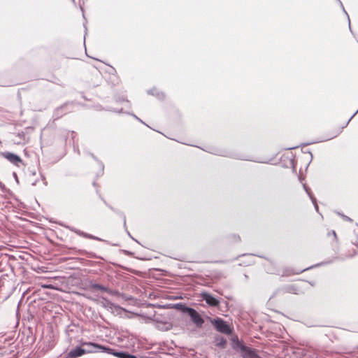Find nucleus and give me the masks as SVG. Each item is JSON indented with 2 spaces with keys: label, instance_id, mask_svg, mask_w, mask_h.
Wrapping results in <instances>:
<instances>
[{
  "label": "nucleus",
  "instance_id": "f257e3e1",
  "mask_svg": "<svg viewBox=\"0 0 358 358\" xmlns=\"http://www.w3.org/2000/svg\"><path fill=\"white\" fill-rule=\"evenodd\" d=\"M232 348L239 352L243 358H260L255 349L246 346L243 341L238 338L232 339Z\"/></svg>",
  "mask_w": 358,
  "mask_h": 358
},
{
  "label": "nucleus",
  "instance_id": "f03ea898",
  "mask_svg": "<svg viewBox=\"0 0 358 358\" xmlns=\"http://www.w3.org/2000/svg\"><path fill=\"white\" fill-rule=\"evenodd\" d=\"M176 307L180 308V309L185 313H187L190 317L191 320L193 323H194L196 327H201L204 323L203 318L201 316V315L194 308L187 307L185 305L178 303L176 305Z\"/></svg>",
  "mask_w": 358,
  "mask_h": 358
},
{
  "label": "nucleus",
  "instance_id": "7ed1b4c3",
  "mask_svg": "<svg viewBox=\"0 0 358 358\" xmlns=\"http://www.w3.org/2000/svg\"><path fill=\"white\" fill-rule=\"evenodd\" d=\"M211 323L214 325L216 330L220 333L230 334L231 329L227 322L223 319L217 317L211 320Z\"/></svg>",
  "mask_w": 358,
  "mask_h": 358
},
{
  "label": "nucleus",
  "instance_id": "20e7f679",
  "mask_svg": "<svg viewBox=\"0 0 358 358\" xmlns=\"http://www.w3.org/2000/svg\"><path fill=\"white\" fill-rule=\"evenodd\" d=\"M0 157H3L6 159L9 162L13 165L20 167L21 165H24L22 159L16 154L10 152H1L0 151Z\"/></svg>",
  "mask_w": 358,
  "mask_h": 358
},
{
  "label": "nucleus",
  "instance_id": "39448f33",
  "mask_svg": "<svg viewBox=\"0 0 358 358\" xmlns=\"http://www.w3.org/2000/svg\"><path fill=\"white\" fill-rule=\"evenodd\" d=\"M208 152H210V153H213L214 155L224 156V157H231V158L236 159L256 162V160H255V159H251L250 157H245L243 155L235 153V152L225 153V152H223L220 151V150H215L213 152V151H208ZM257 162H260L259 161H257Z\"/></svg>",
  "mask_w": 358,
  "mask_h": 358
},
{
  "label": "nucleus",
  "instance_id": "423d86ee",
  "mask_svg": "<svg viewBox=\"0 0 358 358\" xmlns=\"http://www.w3.org/2000/svg\"><path fill=\"white\" fill-rule=\"evenodd\" d=\"M201 296L210 306L217 307L220 304L219 300L208 292H202Z\"/></svg>",
  "mask_w": 358,
  "mask_h": 358
},
{
  "label": "nucleus",
  "instance_id": "0eeeda50",
  "mask_svg": "<svg viewBox=\"0 0 358 358\" xmlns=\"http://www.w3.org/2000/svg\"><path fill=\"white\" fill-rule=\"evenodd\" d=\"M81 345L85 350V355L99 352V344L93 342H81Z\"/></svg>",
  "mask_w": 358,
  "mask_h": 358
},
{
  "label": "nucleus",
  "instance_id": "6e6552de",
  "mask_svg": "<svg viewBox=\"0 0 358 358\" xmlns=\"http://www.w3.org/2000/svg\"><path fill=\"white\" fill-rule=\"evenodd\" d=\"M265 271L268 273L280 275V271L276 267L275 263L268 259H266V262L264 264Z\"/></svg>",
  "mask_w": 358,
  "mask_h": 358
},
{
  "label": "nucleus",
  "instance_id": "1a4fd4ad",
  "mask_svg": "<svg viewBox=\"0 0 358 358\" xmlns=\"http://www.w3.org/2000/svg\"><path fill=\"white\" fill-rule=\"evenodd\" d=\"M69 106V103H66L61 106L60 107L56 108L53 113V117L55 119H59L63 116V115L66 114L69 112L66 108Z\"/></svg>",
  "mask_w": 358,
  "mask_h": 358
},
{
  "label": "nucleus",
  "instance_id": "9d476101",
  "mask_svg": "<svg viewBox=\"0 0 358 358\" xmlns=\"http://www.w3.org/2000/svg\"><path fill=\"white\" fill-rule=\"evenodd\" d=\"M338 257H334L333 259H329V260H327V261H324V262H322L320 263H318L317 264H315L313 266H309L308 268H303V269H301V271H299L297 272H296V273H301L302 272L305 271H307V270H309V269H311L313 268H315V267H318V266H324V265H327V264H331L334 262V260L336 259H337Z\"/></svg>",
  "mask_w": 358,
  "mask_h": 358
},
{
  "label": "nucleus",
  "instance_id": "9b49d317",
  "mask_svg": "<svg viewBox=\"0 0 358 358\" xmlns=\"http://www.w3.org/2000/svg\"><path fill=\"white\" fill-rule=\"evenodd\" d=\"M102 200L103 201L104 203L110 209L112 210L114 213H115L117 215H119L120 217H121L123 220V225H124V228H126V215H124V213L118 210V209H116V208H114L113 206H111L110 205H109L103 199H102Z\"/></svg>",
  "mask_w": 358,
  "mask_h": 358
},
{
  "label": "nucleus",
  "instance_id": "f8f14e48",
  "mask_svg": "<svg viewBox=\"0 0 358 358\" xmlns=\"http://www.w3.org/2000/svg\"><path fill=\"white\" fill-rule=\"evenodd\" d=\"M101 299L103 300V302H102L103 306L104 308H106V309L112 310L113 308H115V309L124 310L122 308H121L120 306H119L117 305L114 304L113 303H112L111 301H110L105 297H102Z\"/></svg>",
  "mask_w": 358,
  "mask_h": 358
},
{
  "label": "nucleus",
  "instance_id": "ddd939ff",
  "mask_svg": "<svg viewBox=\"0 0 358 358\" xmlns=\"http://www.w3.org/2000/svg\"><path fill=\"white\" fill-rule=\"evenodd\" d=\"M147 93L148 94L156 96L159 100H162L165 98V94L162 92L159 91L157 88H155V87L152 89L148 90L147 91Z\"/></svg>",
  "mask_w": 358,
  "mask_h": 358
},
{
  "label": "nucleus",
  "instance_id": "4468645a",
  "mask_svg": "<svg viewBox=\"0 0 358 358\" xmlns=\"http://www.w3.org/2000/svg\"><path fill=\"white\" fill-rule=\"evenodd\" d=\"M215 339V345L220 348H224L227 345V339L223 336H216Z\"/></svg>",
  "mask_w": 358,
  "mask_h": 358
},
{
  "label": "nucleus",
  "instance_id": "2eb2a0df",
  "mask_svg": "<svg viewBox=\"0 0 358 358\" xmlns=\"http://www.w3.org/2000/svg\"><path fill=\"white\" fill-rule=\"evenodd\" d=\"M99 352H105L109 355L115 356L116 350L110 348L108 346L102 345L99 344Z\"/></svg>",
  "mask_w": 358,
  "mask_h": 358
},
{
  "label": "nucleus",
  "instance_id": "dca6fc26",
  "mask_svg": "<svg viewBox=\"0 0 358 358\" xmlns=\"http://www.w3.org/2000/svg\"><path fill=\"white\" fill-rule=\"evenodd\" d=\"M74 231L77 234L83 236L85 238H90V239H93V240H96V241H103V239H101V238H100L99 237L94 236H93L92 234H87V233L81 231L80 230L76 229Z\"/></svg>",
  "mask_w": 358,
  "mask_h": 358
},
{
  "label": "nucleus",
  "instance_id": "f3484780",
  "mask_svg": "<svg viewBox=\"0 0 358 358\" xmlns=\"http://www.w3.org/2000/svg\"><path fill=\"white\" fill-rule=\"evenodd\" d=\"M90 288L91 289H99L102 292H107L108 287L103 286L102 285L98 284V283L91 282L90 285Z\"/></svg>",
  "mask_w": 358,
  "mask_h": 358
},
{
  "label": "nucleus",
  "instance_id": "a211bd4d",
  "mask_svg": "<svg viewBox=\"0 0 358 358\" xmlns=\"http://www.w3.org/2000/svg\"><path fill=\"white\" fill-rule=\"evenodd\" d=\"M90 156H91V157H92V158H93L96 162H97L98 165H99V169H100V175H101H101H103V170H104V164H103V163L101 161L99 160V159L96 158V157L94 154L90 153Z\"/></svg>",
  "mask_w": 358,
  "mask_h": 358
},
{
  "label": "nucleus",
  "instance_id": "6ab92c4d",
  "mask_svg": "<svg viewBox=\"0 0 358 358\" xmlns=\"http://www.w3.org/2000/svg\"><path fill=\"white\" fill-rule=\"evenodd\" d=\"M129 353L127 352L117 351L116 350L115 357L118 358H128Z\"/></svg>",
  "mask_w": 358,
  "mask_h": 358
},
{
  "label": "nucleus",
  "instance_id": "aec40b11",
  "mask_svg": "<svg viewBox=\"0 0 358 358\" xmlns=\"http://www.w3.org/2000/svg\"><path fill=\"white\" fill-rule=\"evenodd\" d=\"M228 238L229 241L232 243H237L241 241L240 236L237 234H231L228 237Z\"/></svg>",
  "mask_w": 358,
  "mask_h": 358
},
{
  "label": "nucleus",
  "instance_id": "412c9836",
  "mask_svg": "<svg viewBox=\"0 0 358 358\" xmlns=\"http://www.w3.org/2000/svg\"><path fill=\"white\" fill-rule=\"evenodd\" d=\"M287 292L298 294L297 288L294 285H289L286 287Z\"/></svg>",
  "mask_w": 358,
  "mask_h": 358
},
{
  "label": "nucleus",
  "instance_id": "4be33fe9",
  "mask_svg": "<svg viewBox=\"0 0 358 358\" xmlns=\"http://www.w3.org/2000/svg\"><path fill=\"white\" fill-rule=\"evenodd\" d=\"M303 187L310 199H311V197H315L313 195V194L311 193L310 189L306 185V184L303 183Z\"/></svg>",
  "mask_w": 358,
  "mask_h": 358
},
{
  "label": "nucleus",
  "instance_id": "5701e85b",
  "mask_svg": "<svg viewBox=\"0 0 358 358\" xmlns=\"http://www.w3.org/2000/svg\"><path fill=\"white\" fill-rule=\"evenodd\" d=\"M107 293H108L110 295L118 296L120 295V293L117 290L111 289L110 288H108Z\"/></svg>",
  "mask_w": 358,
  "mask_h": 358
},
{
  "label": "nucleus",
  "instance_id": "b1692460",
  "mask_svg": "<svg viewBox=\"0 0 358 358\" xmlns=\"http://www.w3.org/2000/svg\"><path fill=\"white\" fill-rule=\"evenodd\" d=\"M245 256H257V257H261V258H264V257H263L262 255H255V254H252V253H245V254H242L241 255H238L234 259H238L240 257H245Z\"/></svg>",
  "mask_w": 358,
  "mask_h": 358
},
{
  "label": "nucleus",
  "instance_id": "393cba45",
  "mask_svg": "<svg viewBox=\"0 0 358 358\" xmlns=\"http://www.w3.org/2000/svg\"><path fill=\"white\" fill-rule=\"evenodd\" d=\"M254 264H255V262H253V261H243L241 263L239 264V265L248 266L252 265Z\"/></svg>",
  "mask_w": 358,
  "mask_h": 358
},
{
  "label": "nucleus",
  "instance_id": "a878e982",
  "mask_svg": "<svg viewBox=\"0 0 358 358\" xmlns=\"http://www.w3.org/2000/svg\"><path fill=\"white\" fill-rule=\"evenodd\" d=\"M310 200H311L313 204L314 205L315 210L317 212H318L319 211V208H318V205L317 203V200H316L315 197H311Z\"/></svg>",
  "mask_w": 358,
  "mask_h": 358
},
{
  "label": "nucleus",
  "instance_id": "bb28decb",
  "mask_svg": "<svg viewBox=\"0 0 358 358\" xmlns=\"http://www.w3.org/2000/svg\"><path fill=\"white\" fill-rule=\"evenodd\" d=\"M338 215H340L344 220L345 221H348V222H352V220L347 215H345L341 213H337Z\"/></svg>",
  "mask_w": 358,
  "mask_h": 358
},
{
  "label": "nucleus",
  "instance_id": "cd10ccee",
  "mask_svg": "<svg viewBox=\"0 0 358 358\" xmlns=\"http://www.w3.org/2000/svg\"><path fill=\"white\" fill-rule=\"evenodd\" d=\"M358 113V109L356 110V112L350 117V118L348 120V122L345 123V124L342 127V129H343L344 127H345L348 124L349 122H350V120L357 114Z\"/></svg>",
  "mask_w": 358,
  "mask_h": 358
},
{
  "label": "nucleus",
  "instance_id": "c85d7f7f",
  "mask_svg": "<svg viewBox=\"0 0 358 358\" xmlns=\"http://www.w3.org/2000/svg\"><path fill=\"white\" fill-rule=\"evenodd\" d=\"M124 229H125V231H126L127 234V235H128V236H129L132 240H134V241H136V243H138V241L136 239H135V238H134L131 235L130 232L127 230V227H126V228H124Z\"/></svg>",
  "mask_w": 358,
  "mask_h": 358
},
{
  "label": "nucleus",
  "instance_id": "c756f323",
  "mask_svg": "<svg viewBox=\"0 0 358 358\" xmlns=\"http://www.w3.org/2000/svg\"><path fill=\"white\" fill-rule=\"evenodd\" d=\"M299 271H301V269L296 270L294 271H289V273H287V271H285V272L282 274V275H289L290 273L296 274V272H297Z\"/></svg>",
  "mask_w": 358,
  "mask_h": 358
},
{
  "label": "nucleus",
  "instance_id": "7c9ffc66",
  "mask_svg": "<svg viewBox=\"0 0 358 358\" xmlns=\"http://www.w3.org/2000/svg\"><path fill=\"white\" fill-rule=\"evenodd\" d=\"M129 115H131V116H133L135 119H136L138 121L141 122V123L145 124V123L144 122H143V120H141L139 117H138L134 113H129Z\"/></svg>",
  "mask_w": 358,
  "mask_h": 358
},
{
  "label": "nucleus",
  "instance_id": "2f4dec72",
  "mask_svg": "<svg viewBox=\"0 0 358 358\" xmlns=\"http://www.w3.org/2000/svg\"><path fill=\"white\" fill-rule=\"evenodd\" d=\"M0 188L3 192H5L6 190V187L5 185L0 181Z\"/></svg>",
  "mask_w": 358,
  "mask_h": 358
},
{
  "label": "nucleus",
  "instance_id": "473e14b6",
  "mask_svg": "<svg viewBox=\"0 0 358 358\" xmlns=\"http://www.w3.org/2000/svg\"><path fill=\"white\" fill-rule=\"evenodd\" d=\"M331 234L333 235L334 237L336 239V234L335 231L333 230L328 233V236H330Z\"/></svg>",
  "mask_w": 358,
  "mask_h": 358
},
{
  "label": "nucleus",
  "instance_id": "72a5a7b5",
  "mask_svg": "<svg viewBox=\"0 0 358 358\" xmlns=\"http://www.w3.org/2000/svg\"><path fill=\"white\" fill-rule=\"evenodd\" d=\"M348 27H349V29L350 31V32L352 34V28H351V24H350V17H348Z\"/></svg>",
  "mask_w": 358,
  "mask_h": 358
},
{
  "label": "nucleus",
  "instance_id": "f704fd0d",
  "mask_svg": "<svg viewBox=\"0 0 358 358\" xmlns=\"http://www.w3.org/2000/svg\"><path fill=\"white\" fill-rule=\"evenodd\" d=\"M291 164L292 166L293 171H296V167H295V164H294V160H291Z\"/></svg>",
  "mask_w": 358,
  "mask_h": 358
},
{
  "label": "nucleus",
  "instance_id": "c9c22d12",
  "mask_svg": "<svg viewBox=\"0 0 358 358\" xmlns=\"http://www.w3.org/2000/svg\"><path fill=\"white\" fill-rule=\"evenodd\" d=\"M336 1L338 2V3H339V5H340V6H341V9H342V10H344V9H345V8H344L343 4V3L341 2V0H336Z\"/></svg>",
  "mask_w": 358,
  "mask_h": 358
},
{
  "label": "nucleus",
  "instance_id": "e433bc0d",
  "mask_svg": "<svg viewBox=\"0 0 358 358\" xmlns=\"http://www.w3.org/2000/svg\"><path fill=\"white\" fill-rule=\"evenodd\" d=\"M336 1L338 2V3H339V5H340V6H341V9H342V10H344V9H345V8H344L343 4V3L341 2V0H336Z\"/></svg>",
  "mask_w": 358,
  "mask_h": 358
},
{
  "label": "nucleus",
  "instance_id": "4c0bfd02",
  "mask_svg": "<svg viewBox=\"0 0 358 358\" xmlns=\"http://www.w3.org/2000/svg\"><path fill=\"white\" fill-rule=\"evenodd\" d=\"M341 132V130H339L336 134H334L333 136H331V138H329V139H331L336 136H338V134H339Z\"/></svg>",
  "mask_w": 358,
  "mask_h": 358
},
{
  "label": "nucleus",
  "instance_id": "58836bf2",
  "mask_svg": "<svg viewBox=\"0 0 358 358\" xmlns=\"http://www.w3.org/2000/svg\"><path fill=\"white\" fill-rule=\"evenodd\" d=\"M128 358H138V357L129 354Z\"/></svg>",
  "mask_w": 358,
  "mask_h": 358
},
{
  "label": "nucleus",
  "instance_id": "ea45409f",
  "mask_svg": "<svg viewBox=\"0 0 358 358\" xmlns=\"http://www.w3.org/2000/svg\"><path fill=\"white\" fill-rule=\"evenodd\" d=\"M123 252L127 255H131L132 253L128 250H124Z\"/></svg>",
  "mask_w": 358,
  "mask_h": 358
},
{
  "label": "nucleus",
  "instance_id": "a19ab883",
  "mask_svg": "<svg viewBox=\"0 0 358 358\" xmlns=\"http://www.w3.org/2000/svg\"><path fill=\"white\" fill-rule=\"evenodd\" d=\"M342 10H343V12L346 15L347 17L348 18L349 15H348V14L347 11L345 10V9Z\"/></svg>",
  "mask_w": 358,
  "mask_h": 358
},
{
  "label": "nucleus",
  "instance_id": "79ce46f5",
  "mask_svg": "<svg viewBox=\"0 0 358 358\" xmlns=\"http://www.w3.org/2000/svg\"><path fill=\"white\" fill-rule=\"evenodd\" d=\"M138 358H150V357H148V356H139Z\"/></svg>",
  "mask_w": 358,
  "mask_h": 358
},
{
  "label": "nucleus",
  "instance_id": "37998d69",
  "mask_svg": "<svg viewBox=\"0 0 358 358\" xmlns=\"http://www.w3.org/2000/svg\"><path fill=\"white\" fill-rule=\"evenodd\" d=\"M117 101H126V99H118ZM127 101H128L127 100Z\"/></svg>",
  "mask_w": 358,
  "mask_h": 358
},
{
  "label": "nucleus",
  "instance_id": "c03bdc74",
  "mask_svg": "<svg viewBox=\"0 0 358 358\" xmlns=\"http://www.w3.org/2000/svg\"><path fill=\"white\" fill-rule=\"evenodd\" d=\"M13 178H16V180H17V174L15 173H13Z\"/></svg>",
  "mask_w": 358,
  "mask_h": 358
},
{
  "label": "nucleus",
  "instance_id": "a18cd8bd",
  "mask_svg": "<svg viewBox=\"0 0 358 358\" xmlns=\"http://www.w3.org/2000/svg\"><path fill=\"white\" fill-rule=\"evenodd\" d=\"M113 111L115 112V113H122V109H120V110H114Z\"/></svg>",
  "mask_w": 358,
  "mask_h": 358
},
{
  "label": "nucleus",
  "instance_id": "49530a36",
  "mask_svg": "<svg viewBox=\"0 0 358 358\" xmlns=\"http://www.w3.org/2000/svg\"><path fill=\"white\" fill-rule=\"evenodd\" d=\"M244 277L246 280L248 279V275L247 274H244Z\"/></svg>",
  "mask_w": 358,
  "mask_h": 358
},
{
  "label": "nucleus",
  "instance_id": "de8ad7c7",
  "mask_svg": "<svg viewBox=\"0 0 358 358\" xmlns=\"http://www.w3.org/2000/svg\"><path fill=\"white\" fill-rule=\"evenodd\" d=\"M310 156H311V158L313 157V155H312V152H309Z\"/></svg>",
  "mask_w": 358,
  "mask_h": 358
},
{
  "label": "nucleus",
  "instance_id": "09e8293b",
  "mask_svg": "<svg viewBox=\"0 0 358 358\" xmlns=\"http://www.w3.org/2000/svg\"><path fill=\"white\" fill-rule=\"evenodd\" d=\"M77 152H78V155H80V151H79V150H77Z\"/></svg>",
  "mask_w": 358,
  "mask_h": 358
},
{
  "label": "nucleus",
  "instance_id": "8fccbe9b",
  "mask_svg": "<svg viewBox=\"0 0 358 358\" xmlns=\"http://www.w3.org/2000/svg\"><path fill=\"white\" fill-rule=\"evenodd\" d=\"M73 3H75V0H71Z\"/></svg>",
  "mask_w": 358,
  "mask_h": 358
},
{
  "label": "nucleus",
  "instance_id": "3c124183",
  "mask_svg": "<svg viewBox=\"0 0 358 358\" xmlns=\"http://www.w3.org/2000/svg\"><path fill=\"white\" fill-rule=\"evenodd\" d=\"M25 358H29V357H25Z\"/></svg>",
  "mask_w": 358,
  "mask_h": 358
}]
</instances>
